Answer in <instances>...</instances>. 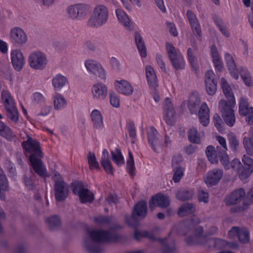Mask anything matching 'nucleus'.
<instances>
[{
	"label": "nucleus",
	"instance_id": "nucleus-56",
	"mask_svg": "<svg viewBox=\"0 0 253 253\" xmlns=\"http://www.w3.org/2000/svg\"><path fill=\"white\" fill-rule=\"evenodd\" d=\"M46 221L49 227L53 228L59 224L60 220L58 216L55 215L47 218Z\"/></svg>",
	"mask_w": 253,
	"mask_h": 253
},
{
	"label": "nucleus",
	"instance_id": "nucleus-55",
	"mask_svg": "<svg viewBox=\"0 0 253 253\" xmlns=\"http://www.w3.org/2000/svg\"><path fill=\"white\" fill-rule=\"evenodd\" d=\"M194 193L192 191H181L176 194V197L180 200H187L192 198Z\"/></svg>",
	"mask_w": 253,
	"mask_h": 253
},
{
	"label": "nucleus",
	"instance_id": "nucleus-1",
	"mask_svg": "<svg viewBox=\"0 0 253 253\" xmlns=\"http://www.w3.org/2000/svg\"><path fill=\"white\" fill-rule=\"evenodd\" d=\"M27 137V140L23 141L22 146L26 152L31 154L30 160L33 169L41 177H48L45 167L40 159L36 158L42 157L39 142L28 135Z\"/></svg>",
	"mask_w": 253,
	"mask_h": 253
},
{
	"label": "nucleus",
	"instance_id": "nucleus-50",
	"mask_svg": "<svg viewBox=\"0 0 253 253\" xmlns=\"http://www.w3.org/2000/svg\"><path fill=\"white\" fill-rule=\"evenodd\" d=\"M109 100L111 105L116 108L120 106V99L119 95L115 92H112L109 94Z\"/></svg>",
	"mask_w": 253,
	"mask_h": 253
},
{
	"label": "nucleus",
	"instance_id": "nucleus-8",
	"mask_svg": "<svg viewBox=\"0 0 253 253\" xmlns=\"http://www.w3.org/2000/svg\"><path fill=\"white\" fill-rule=\"evenodd\" d=\"M166 49L169 58L174 68L177 70L184 68L185 61L181 52L175 48L172 44L169 43L167 44Z\"/></svg>",
	"mask_w": 253,
	"mask_h": 253
},
{
	"label": "nucleus",
	"instance_id": "nucleus-59",
	"mask_svg": "<svg viewBox=\"0 0 253 253\" xmlns=\"http://www.w3.org/2000/svg\"><path fill=\"white\" fill-rule=\"evenodd\" d=\"M220 161L222 164L223 165L224 167L226 169H229L230 168V163L229 162V158L226 152H225L224 153L221 154L220 156Z\"/></svg>",
	"mask_w": 253,
	"mask_h": 253
},
{
	"label": "nucleus",
	"instance_id": "nucleus-43",
	"mask_svg": "<svg viewBox=\"0 0 253 253\" xmlns=\"http://www.w3.org/2000/svg\"><path fill=\"white\" fill-rule=\"evenodd\" d=\"M112 159L114 162L118 166H121L124 164V158L119 150H115L112 152Z\"/></svg>",
	"mask_w": 253,
	"mask_h": 253
},
{
	"label": "nucleus",
	"instance_id": "nucleus-62",
	"mask_svg": "<svg viewBox=\"0 0 253 253\" xmlns=\"http://www.w3.org/2000/svg\"><path fill=\"white\" fill-rule=\"evenodd\" d=\"M215 139L219 144L222 147L225 152H226L228 150L226 140L225 138L220 136V135H216Z\"/></svg>",
	"mask_w": 253,
	"mask_h": 253
},
{
	"label": "nucleus",
	"instance_id": "nucleus-24",
	"mask_svg": "<svg viewBox=\"0 0 253 253\" xmlns=\"http://www.w3.org/2000/svg\"><path fill=\"white\" fill-rule=\"evenodd\" d=\"M186 15L193 33L195 35L200 37L201 33V26L196 15L191 10L187 11Z\"/></svg>",
	"mask_w": 253,
	"mask_h": 253
},
{
	"label": "nucleus",
	"instance_id": "nucleus-37",
	"mask_svg": "<svg viewBox=\"0 0 253 253\" xmlns=\"http://www.w3.org/2000/svg\"><path fill=\"white\" fill-rule=\"evenodd\" d=\"M204 136V133L200 134L198 132L197 129L194 126L191 127L188 133V138L190 141L199 144L201 142L202 139Z\"/></svg>",
	"mask_w": 253,
	"mask_h": 253
},
{
	"label": "nucleus",
	"instance_id": "nucleus-35",
	"mask_svg": "<svg viewBox=\"0 0 253 253\" xmlns=\"http://www.w3.org/2000/svg\"><path fill=\"white\" fill-rule=\"evenodd\" d=\"M135 41L140 56L145 58L147 56V49L142 36L138 33H135Z\"/></svg>",
	"mask_w": 253,
	"mask_h": 253
},
{
	"label": "nucleus",
	"instance_id": "nucleus-31",
	"mask_svg": "<svg viewBox=\"0 0 253 253\" xmlns=\"http://www.w3.org/2000/svg\"><path fill=\"white\" fill-rule=\"evenodd\" d=\"M211 54L214 66L217 70L221 71L223 68V63L216 47L213 45L211 48Z\"/></svg>",
	"mask_w": 253,
	"mask_h": 253
},
{
	"label": "nucleus",
	"instance_id": "nucleus-30",
	"mask_svg": "<svg viewBox=\"0 0 253 253\" xmlns=\"http://www.w3.org/2000/svg\"><path fill=\"white\" fill-rule=\"evenodd\" d=\"M224 58L231 76L235 79L238 80L239 77V74L236 69V65L233 57L229 53H226L224 55Z\"/></svg>",
	"mask_w": 253,
	"mask_h": 253
},
{
	"label": "nucleus",
	"instance_id": "nucleus-53",
	"mask_svg": "<svg viewBox=\"0 0 253 253\" xmlns=\"http://www.w3.org/2000/svg\"><path fill=\"white\" fill-rule=\"evenodd\" d=\"M205 84L206 89L207 93L210 95H214L217 90V84L216 82L207 83Z\"/></svg>",
	"mask_w": 253,
	"mask_h": 253
},
{
	"label": "nucleus",
	"instance_id": "nucleus-12",
	"mask_svg": "<svg viewBox=\"0 0 253 253\" xmlns=\"http://www.w3.org/2000/svg\"><path fill=\"white\" fill-rule=\"evenodd\" d=\"M90 7L84 3H78L70 5L67 8V12L69 16L72 19L82 18L88 13Z\"/></svg>",
	"mask_w": 253,
	"mask_h": 253
},
{
	"label": "nucleus",
	"instance_id": "nucleus-7",
	"mask_svg": "<svg viewBox=\"0 0 253 253\" xmlns=\"http://www.w3.org/2000/svg\"><path fill=\"white\" fill-rule=\"evenodd\" d=\"M84 66L87 72L91 75L97 76L102 81L107 79V72L102 65L98 61L88 58L84 60Z\"/></svg>",
	"mask_w": 253,
	"mask_h": 253
},
{
	"label": "nucleus",
	"instance_id": "nucleus-3",
	"mask_svg": "<svg viewBox=\"0 0 253 253\" xmlns=\"http://www.w3.org/2000/svg\"><path fill=\"white\" fill-rule=\"evenodd\" d=\"M109 233L97 230H93L90 233L89 237L84 241V246L90 253H99L100 251L97 246L98 242H103L110 240Z\"/></svg>",
	"mask_w": 253,
	"mask_h": 253
},
{
	"label": "nucleus",
	"instance_id": "nucleus-63",
	"mask_svg": "<svg viewBox=\"0 0 253 253\" xmlns=\"http://www.w3.org/2000/svg\"><path fill=\"white\" fill-rule=\"evenodd\" d=\"M198 199L200 202L207 203L209 200V194L203 190L200 191L198 194Z\"/></svg>",
	"mask_w": 253,
	"mask_h": 253
},
{
	"label": "nucleus",
	"instance_id": "nucleus-41",
	"mask_svg": "<svg viewBox=\"0 0 253 253\" xmlns=\"http://www.w3.org/2000/svg\"><path fill=\"white\" fill-rule=\"evenodd\" d=\"M8 184L7 179L3 174V172L0 168V197L1 199L4 198L3 192L7 189Z\"/></svg>",
	"mask_w": 253,
	"mask_h": 253
},
{
	"label": "nucleus",
	"instance_id": "nucleus-15",
	"mask_svg": "<svg viewBox=\"0 0 253 253\" xmlns=\"http://www.w3.org/2000/svg\"><path fill=\"white\" fill-rule=\"evenodd\" d=\"M114 87L119 93L125 96H130L134 92V87L131 84L124 79L116 80Z\"/></svg>",
	"mask_w": 253,
	"mask_h": 253
},
{
	"label": "nucleus",
	"instance_id": "nucleus-2",
	"mask_svg": "<svg viewBox=\"0 0 253 253\" xmlns=\"http://www.w3.org/2000/svg\"><path fill=\"white\" fill-rule=\"evenodd\" d=\"M109 15L108 8L105 5H96L89 17L87 24L93 28H100L107 23Z\"/></svg>",
	"mask_w": 253,
	"mask_h": 253
},
{
	"label": "nucleus",
	"instance_id": "nucleus-44",
	"mask_svg": "<svg viewBox=\"0 0 253 253\" xmlns=\"http://www.w3.org/2000/svg\"><path fill=\"white\" fill-rule=\"evenodd\" d=\"M88 164L89 169H99V164L97 161L95 155L91 152L88 153L87 156Z\"/></svg>",
	"mask_w": 253,
	"mask_h": 253
},
{
	"label": "nucleus",
	"instance_id": "nucleus-34",
	"mask_svg": "<svg viewBox=\"0 0 253 253\" xmlns=\"http://www.w3.org/2000/svg\"><path fill=\"white\" fill-rule=\"evenodd\" d=\"M0 136L11 141L14 138L15 135L11 129L0 120Z\"/></svg>",
	"mask_w": 253,
	"mask_h": 253
},
{
	"label": "nucleus",
	"instance_id": "nucleus-14",
	"mask_svg": "<svg viewBox=\"0 0 253 253\" xmlns=\"http://www.w3.org/2000/svg\"><path fill=\"white\" fill-rule=\"evenodd\" d=\"M11 63L17 71L21 70L25 64V58L23 52L18 48L10 51Z\"/></svg>",
	"mask_w": 253,
	"mask_h": 253
},
{
	"label": "nucleus",
	"instance_id": "nucleus-36",
	"mask_svg": "<svg viewBox=\"0 0 253 253\" xmlns=\"http://www.w3.org/2000/svg\"><path fill=\"white\" fill-rule=\"evenodd\" d=\"M101 164L104 170L108 173H112L113 169L109 160V153L107 150L104 149L102 152Z\"/></svg>",
	"mask_w": 253,
	"mask_h": 253
},
{
	"label": "nucleus",
	"instance_id": "nucleus-16",
	"mask_svg": "<svg viewBox=\"0 0 253 253\" xmlns=\"http://www.w3.org/2000/svg\"><path fill=\"white\" fill-rule=\"evenodd\" d=\"M223 175V172L221 169H215L209 171L204 177V180L208 186H211L218 183Z\"/></svg>",
	"mask_w": 253,
	"mask_h": 253
},
{
	"label": "nucleus",
	"instance_id": "nucleus-13",
	"mask_svg": "<svg viewBox=\"0 0 253 253\" xmlns=\"http://www.w3.org/2000/svg\"><path fill=\"white\" fill-rule=\"evenodd\" d=\"M90 91L91 97L94 100L103 101L107 97L108 89L105 84L97 82L92 85Z\"/></svg>",
	"mask_w": 253,
	"mask_h": 253
},
{
	"label": "nucleus",
	"instance_id": "nucleus-21",
	"mask_svg": "<svg viewBox=\"0 0 253 253\" xmlns=\"http://www.w3.org/2000/svg\"><path fill=\"white\" fill-rule=\"evenodd\" d=\"M169 204V197L165 195L159 193L153 197L149 202V207L153 210L157 206L161 208H166Z\"/></svg>",
	"mask_w": 253,
	"mask_h": 253
},
{
	"label": "nucleus",
	"instance_id": "nucleus-22",
	"mask_svg": "<svg viewBox=\"0 0 253 253\" xmlns=\"http://www.w3.org/2000/svg\"><path fill=\"white\" fill-rule=\"evenodd\" d=\"M90 117L94 129L101 131L104 128L103 116L101 111L97 109H93L90 113Z\"/></svg>",
	"mask_w": 253,
	"mask_h": 253
},
{
	"label": "nucleus",
	"instance_id": "nucleus-45",
	"mask_svg": "<svg viewBox=\"0 0 253 253\" xmlns=\"http://www.w3.org/2000/svg\"><path fill=\"white\" fill-rule=\"evenodd\" d=\"M243 144L247 152L252 154L253 153V132L249 137H245L243 140Z\"/></svg>",
	"mask_w": 253,
	"mask_h": 253
},
{
	"label": "nucleus",
	"instance_id": "nucleus-60",
	"mask_svg": "<svg viewBox=\"0 0 253 253\" xmlns=\"http://www.w3.org/2000/svg\"><path fill=\"white\" fill-rule=\"evenodd\" d=\"M216 82L215 75L212 70H208L205 73V83Z\"/></svg>",
	"mask_w": 253,
	"mask_h": 253
},
{
	"label": "nucleus",
	"instance_id": "nucleus-49",
	"mask_svg": "<svg viewBox=\"0 0 253 253\" xmlns=\"http://www.w3.org/2000/svg\"><path fill=\"white\" fill-rule=\"evenodd\" d=\"M173 180L175 183L178 182L184 175V169L178 166L173 169Z\"/></svg>",
	"mask_w": 253,
	"mask_h": 253
},
{
	"label": "nucleus",
	"instance_id": "nucleus-4",
	"mask_svg": "<svg viewBox=\"0 0 253 253\" xmlns=\"http://www.w3.org/2000/svg\"><path fill=\"white\" fill-rule=\"evenodd\" d=\"M236 105V100H226L221 99L219 102V109L221 116L225 124L232 126L236 122V117L234 108Z\"/></svg>",
	"mask_w": 253,
	"mask_h": 253
},
{
	"label": "nucleus",
	"instance_id": "nucleus-54",
	"mask_svg": "<svg viewBox=\"0 0 253 253\" xmlns=\"http://www.w3.org/2000/svg\"><path fill=\"white\" fill-rule=\"evenodd\" d=\"M228 139L231 148L236 150L239 145V141L236 136L233 133H230L228 134Z\"/></svg>",
	"mask_w": 253,
	"mask_h": 253
},
{
	"label": "nucleus",
	"instance_id": "nucleus-6",
	"mask_svg": "<svg viewBox=\"0 0 253 253\" xmlns=\"http://www.w3.org/2000/svg\"><path fill=\"white\" fill-rule=\"evenodd\" d=\"M50 169L52 170V178L55 182L54 190L56 199L59 201H63L67 197L68 194V186L57 171L51 168Z\"/></svg>",
	"mask_w": 253,
	"mask_h": 253
},
{
	"label": "nucleus",
	"instance_id": "nucleus-17",
	"mask_svg": "<svg viewBox=\"0 0 253 253\" xmlns=\"http://www.w3.org/2000/svg\"><path fill=\"white\" fill-rule=\"evenodd\" d=\"M74 193L78 196L82 203L91 202L94 199L92 192L87 189L84 188L81 183H78L73 189Z\"/></svg>",
	"mask_w": 253,
	"mask_h": 253
},
{
	"label": "nucleus",
	"instance_id": "nucleus-20",
	"mask_svg": "<svg viewBox=\"0 0 253 253\" xmlns=\"http://www.w3.org/2000/svg\"><path fill=\"white\" fill-rule=\"evenodd\" d=\"M115 14L119 23L126 29L130 30L133 23L128 15L122 9L118 8L115 10Z\"/></svg>",
	"mask_w": 253,
	"mask_h": 253
},
{
	"label": "nucleus",
	"instance_id": "nucleus-58",
	"mask_svg": "<svg viewBox=\"0 0 253 253\" xmlns=\"http://www.w3.org/2000/svg\"><path fill=\"white\" fill-rule=\"evenodd\" d=\"M32 100L35 103H41L45 101V98L41 93L36 92L32 95Z\"/></svg>",
	"mask_w": 253,
	"mask_h": 253
},
{
	"label": "nucleus",
	"instance_id": "nucleus-52",
	"mask_svg": "<svg viewBox=\"0 0 253 253\" xmlns=\"http://www.w3.org/2000/svg\"><path fill=\"white\" fill-rule=\"evenodd\" d=\"M127 169L128 172L131 174H133V171L135 169L134 162L132 154L128 152V156L126 160Z\"/></svg>",
	"mask_w": 253,
	"mask_h": 253
},
{
	"label": "nucleus",
	"instance_id": "nucleus-19",
	"mask_svg": "<svg viewBox=\"0 0 253 253\" xmlns=\"http://www.w3.org/2000/svg\"><path fill=\"white\" fill-rule=\"evenodd\" d=\"M244 168L239 171V176L242 180L249 177L253 172V160L250 157L244 155L242 158Z\"/></svg>",
	"mask_w": 253,
	"mask_h": 253
},
{
	"label": "nucleus",
	"instance_id": "nucleus-47",
	"mask_svg": "<svg viewBox=\"0 0 253 253\" xmlns=\"http://www.w3.org/2000/svg\"><path fill=\"white\" fill-rule=\"evenodd\" d=\"M8 117L13 122H17L19 119L18 112L15 105L6 108Z\"/></svg>",
	"mask_w": 253,
	"mask_h": 253
},
{
	"label": "nucleus",
	"instance_id": "nucleus-28",
	"mask_svg": "<svg viewBox=\"0 0 253 253\" xmlns=\"http://www.w3.org/2000/svg\"><path fill=\"white\" fill-rule=\"evenodd\" d=\"M145 74L147 81L151 87L156 88L158 85V81L155 71L150 65L145 67Z\"/></svg>",
	"mask_w": 253,
	"mask_h": 253
},
{
	"label": "nucleus",
	"instance_id": "nucleus-57",
	"mask_svg": "<svg viewBox=\"0 0 253 253\" xmlns=\"http://www.w3.org/2000/svg\"><path fill=\"white\" fill-rule=\"evenodd\" d=\"M213 122L215 126L219 132H221L223 130V123L221 119L218 115L216 114L213 116Z\"/></svg>",
	"mask_w": 253,
	"mask_h": 253
},
{
	"label": "nucleus",
	"instance_id": "nucleus-9",
	"mask_svg": "<svg viewBox=\"0 0 253 253\" xmlns=\"http://www.w3.org/2000/svg\"><path fill=\"white\" fill-rule=\"evenodd\" d=\"M9 38L10 42L17 46H22L27 43L28 36L24 30L18 26L12 28L9 31Z\"/></svg>",
	"mask_w": 253,
	"mask_h": 253
},
{
	"label": "nucleus",
	"instance_id": "nucleus-26",
	"mask_svg": "<svg viewBox=\"0 0 253 253\" xmlns=\"http://www.w3.org/2000/svg\"><path fill=\"white\" fill-rule=\"evenodd\" d=\"M159 133L153 127H150L148 129V140L151 147L155 151H157L160 146L159 139Z\"/></svg>",
	"mask_w": 253,
	"mask_h": 253
},
{
	"label": "nucleus",
	"instance_id": "nucleus-51",
	"mask_svg": "<svg viewBox=\"0 0 253 253\" xmlns=\"http://www.w3.org/2000/svg\"><path fill=\"white\" fill-rule=\"evenodd\" d=\"M240 74L244 82L247 86H251L253 85V81L249 72L244 69L241 72Z\"/></svg>",
	"mask_w": 253,
	"mask_h": 253
},
{
	"label": "nucleus",
	"instance_id": "nucleus-18",
	"mask_svg": "<svg viewBox=\"0 0 253 253\" xmlns=\"http://www.w3.org/2000/svg\"><path fill=\"white\" fill-rule=\"evenodd\" d=\"M228 237L230 239L237 237L239 240L243 243H246L249 241V231L245 228L232 227L228 232Z\"/></svg>",
	"mask_w": 253,
	"mask_h": 253
},
{
	"label": "nucleus",
	"instance_id": "nucleus-40",
	"mask_svg": "<svg viewBox=\"0 0 253 253\" xmlns=\"http://www.w3.org/2000/svg\"><path fill=\"white\" fill-rule=\"evenodd\" d=\"M1 100L6 108L15 105L13 98L9 92L7 91L2 92Z\"/></svg>",
	"mask_w": 253,
	"mask_h": 253
},
{
	"label": "nucleus",
	"instance_id": "nucleus-32",
	"mask_svg": "<svg viewBox=\"0 0 253 253\" xmlns=\"http://www.w3.org/2000/svg\"><path fill=\"white\" fill-rule=\"evenodd\" d=\"M219 84L222 88L223 93L225 97L227 99L226 100H235V96L232 91V89L228 84L227 80L224 78H221Z\"/></svg>",
	"mask_w": 253,
	"mask_h": 253
},
{
	"label": "nucleus",
	"instance_id": "nucleus-38",
	"mask_svg": "<svg viewBox=\"0 0 253 253\" xmlns=\"http://www.w3.org/2000/svg\"><path fill=\"white\" fill-rule=\"evenodd\" d=\"M203 229L200 226H197L194 231V237L192 240L187 239L186 242L188 244H191L193 242L195 241L197 242H200L201 239H204L206 235L203 234Z\"/></svg>",
	"mask_w": 253,
	"mask_h": 253
},
{
	"label": "nucleus",
	"instance_id": "nucleus-27",
	"mask_svg": "<svg viewBox=\"0 0 253 253\" xmlns=\"http://www.w3.org/2000/svg\"><path fill=\"white\" fill-rule=\"evenodd\" d=\"M198 117L201 124L205 126H207L210 123V109L206 103L201 104L198 113Z\"/></svg>",
	"mask_w": 253,
	"mask_h": 253
},
{
	"label": "nucleus",
	"instance_id": "nucleus-25",
	"mask_svg": "<svg viewBox=\"0 0 253 253\" xmlns=\"http://www.w3.org/2000/svg\"><path fill=\"white\" fill-rule=\"evenodd\" d=\"M246 192L242 188L234 191L225 200L227 205L237 204L240 202L245 197Z\"/></svg>",
	"mask_w": 253,
	"mask_h": 253
},
{
	"label": "nucleus",
	"instance_id": "nucleus-5",
	"mask_svg": "<svg viewBox=\"0 0 253 253\" xmlns=\"http://www.w3.org/2000/svg\"><path fill=\"white\" fill-rule=\"evenodd\" d=\"M47 55L43 52L37 50L31 52L28 57V62L30 67L37 71L45 69L49 64Z\"/></svg>",
	"mask_w": 253,
	"mask_h": 253
},
{
	"label": "nucleus",
	"instance_id": "nucleus-61",
	"mask_svg": "<svg viewBox=\"0 0 253 253\" xmlns=\"http://www.w3.org/2000/svg\"><path fill=\"white\" fill-rule=\"evenodd\" d=\"M110 63L112 66L116 70L119 71L121 70V65L120 61L115 57H112L110 59Z\"/></svg>",
	"mask_w": 253,
	"mask_h": 253
},
{
	"label": "nucleus",
	"instance_id": "nucleus-48",
	"mask_svg": "<svg viewBox=\"0 0 253 253\" xmlns=\"http://www.w3.org/2000/svg\"><path fill=\"white\" fill-rule=\"evenodd\" d=\"M195 51L196 49L195 48H189L187 50V55L189 62L192 67L194 69H196L197 67V61L195 56Z\"/></svg>",
	"mask_w": 253,
	"mask_h": 253
},
{
	"label": "nucleus",
	"instance_id": "nucleus-64",
	"mask_svg": "<svg viewBox=\"0 0 253 253\" xmlns=\"http://www.w3.org/2000/svg\"><path fill=\"white\" fill-rule=\"evenodd\" d=\"M51 109L52 107L51 106L45 105L42 108L39 115L43 116H46L50 113Z\"/></svg>",
	"mask_w": 253,
	"mask_h": 253
},
{
	"label": "nucleus",
	"instance_id": "nucleus-23",
	"mask_svg": "<svg viewBox=\"0 0 253 253\" xmlns=\"http://www.w3.org/2000/svg\"><path fill=\"white\" fill-rule=\"evenodd\" d=\"M52 85L55 91H60L66 85H68L69 81L67 77L61 73L54 75L51 80Z\"/></svg>",
	"mask_w": 253,
	"mask_h": 253
},
{
	"label": "nucleus",
	"instance_id": "nucleus-33",
	"mask_svg": "<svg viewBox=\"0 0 253 253\" xmlns=\"http://www.w3.org/2000/svg\"><path fill=\"white\" fill-rule=\"evenodd\" d=\"M147 203L145 201L138 202L135 206L132 213V218H136L137 216L143 217L147 213Z\"/></svg>",
	"mask_w": 253,
	"mask_h": 253
},
{
	"label": "nucleus",
	"instance_id": "nucleus-11",
	"mask_svg": "<svg viewBox=\"0 0 253 253\" xmlns=\"http://www.w3.org/2000/svg\"><path fill=\"white\" fill-rule=\"evenodd\" d=\"M239 114L245 117L246 122L249 125L253 124V107L250 106L246 97H241L239 103Z\"/></svg>",
	"mask_w": 253,
	"mask_h": 253
},
{
	"label": "nucleus",
	"instance_id": "nucleus-39",
	"mask_svg": "<svg viewBox=\"0 0 253 253\" xmlns=\"http://www.w3.org/2000/svg\"><path fill=\"white\" fill-rule=\"evenodd\" d=\"M206 154L211 163H217L218 157L215 148L212 146H209L207 148Z\"/></svg>",
	"mask_w": 253,
	"mask_h": 253
},
{
	"label": "nucleus",
	"instance_id": "nucleus-46",
	"mask_svg": "<svg viewBox=\"0 0 253 253\" xmlns=\"http://www.w3.org/2000/svg\"><path fill=\"white\" fill-rule=\"evenodd\" d=\"M215 23L222 35L227 38L229 37L230 34L226 24L221 19L216 20Z\"/></svg>",
	"mask_w": 253,
	"mask_h": 253
},
{
	"label": "nucleus",
	"instance_id": "nucleus-10",
	"mask_svg": "<svg viewBox=\"0 0 253 253\" xmlns=\"http://www.w3.org/2000/svg\"><path fill=\"white\" fill-rule=\"evenodd\" d=\"M163 109L164 119L168 125H173L177 118V115L170 98L166 97L165 99Z\"/></svg>",
	"mask_w": 253,
	"mask_h": 253
},
{
	"label": "nucleus",
	"instance_id": "nucleus-29",
	"mask_svg": "<svg viewBox=\"0 0 253 253\" xmlns=\"http://www.w3.org/2000/svg\"><path fill=\"white\" fill-rule=\"evenodd\" d=\"M54 109L57 111L64 109L67 105V100L65 97L60 93H55L52 97Z\"/></svg>",
	"mask_w": 253,
	"mask_h": 253
},
{
	"label": "nucleus",
	"instance_id": "nucleus-42",
	"mask_svg": "<svg viewBox=\"0 0 253 253\" xmlns=\"http://www.w3.org/2000/svg\"><path fill=\"white\" fill-rule=\"evenodd\" d=\"M194 211L195 208L192 205L186 203L179 208L178 214L180 216H184L193 212Z\"/></svg>",
	"mask_w": 253,
	"mask_h": 253
}]
</instances>
